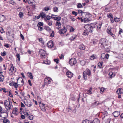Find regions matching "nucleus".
<instances>
[{
	"label": "nucleus",
	"instance_id": "f257e3e1",
	"mask_svg": "<svg viewBox=\"0 0 123 123\" xmlns=\"http://www.w3.org/2000/svg\"><path fill=\"white\" fill-rule=\"evenodd\" d=\"M99 43L101 46L104 48H106L109 45L108 41L105 38L101 39L99 41Z\"/></svg>",
	"mask_w": 123,
	"mask_h": 123
},
{
	"label": "nucleus",
	"instance_id": "f03ea898",
	"mask_svg": "<svg viewBox=\"0 0 123 123\" xmlns=\"http://www.w3.org/2000/svg\"><path fill=\"white\" fill-rule=\"evenodd\" d=\"M81 15L82 18L85 19L84 23L88 22L90 20L89 18L91 17V15L89 13L83 12Z\"/></svg>",
	"mask_w": 123,
	"mask_h": 123
},
{
	"label": "nucleus",
	"instance_id": "7ed1b4c3",
	"mask_svg": "<svg viewBox=\"0 0 123 123\" xmlns=\"http://www.w3.org/2000/svg\"><path fill=\"white\" fill-rule=\"evenodd\" d=\"M96 25L94 24H87L85 26V28L86 30L90 31L91 32L93 31V29L95 28Z\"/></svg>",
	"mask_w": 123,
	"mask_h": 123
},
{
	"label": "nucleus",
	"instance_id": "20e7f679",
	"mask_svg": "<svg viewBox=\"0 0 123 123\" xmlns=\"http://www.w3.org/2000/svg\"><path fill=\"white\" fill-rule=\"evenodd\" d=\"M4 105L7 111H9L11 109V106H12V102H9L7 100H5L4 102Z\"/></svg>",
	"mask_w": 123,
	"mask_h": 123
},
{
	"label": "nucleus",
	"instance_id": "39448f33",
	"mask_svg": "<svg viewBox=\"0 0 123 123\" xmlns=\"http://www.w3.org/2000/svg\"><path fill=\"white\" fill-rule=\"evenodd\" d=\"M10 66L11 67L9 69V73L10 74L12 75L13 74V73L16 71V69L14 68V67L13 66L12 64H11Z\"/></svg>",
	"mask_w": 123,
	"mask_h": 123
},
{
	"label": "nucleus",
	"instance_id": "423d86ee",
	"mask_svg": "<svg viewBox=\"0 0 123 123\" xmlns=\"http://www.w3.org/2000/svg\"><path fill=\"white\" fill-rule=\"evenodd\" d=\"M76 63V61L75 58H72L70 59L69 61V63L72 66L74 65Z\"/></svg>",
	"mask_w": 123,
	"mask_h": 123
},
{
	"label": "nucleus",
	"instance_id": "0eeeda50",
	"mask_svg": "<svg viewBox=\"0 0 123 123\" xmlns=\"http://www.w3.org/2000/svg\"><path fill=\"white\" fill-rule=\"evenodd\" d=\"M67 31V29L65 27L63 26V28L59 30L58 32L60 34H62L65 33Z\"/></svg>",
	"mask_w": 123,
	"mask_h": 123
},
{
	"label": "nucleus",
	"instance_id": "6e6552de",
	"mask_svg": "<svg viewBox=\"0 0 123 123\" xmlns=\"http://www.w3.org/2000/svg\"><path fill=\"white\" fill-rule=\"evenodd\" d=\"M52 80L50 77H48L45 79L44 83L45 85H48L50 83L51 81H52Z\"/></svg>",
	"mask_w": 123,
	"mask_h": 123
},
{
	"label": "nucleus",
	"instance_id": "1a4fd4ad",
	"mask_svg": "<svg viewBox=\"0 0 123 123\" xmlns=\"http://www.w3.org/2000/svg\"><path fill=\"white\" fill-rule=\"evenodd\" d=\"M54 45L53 42L52 40L49 41L47 44V46L49 48H52Z\"/></svg>",
	"mask_w": 123,
	"mask_h": 123
},
{
	"label": "nucleus",
	"instance_id": "9d476101",
	"mask_svg": "<svg viewBox=\"0 0 123 123\" xmlns=\"http://www.w3.org/2000/svg\"><path fill=\"white\" fill-rule=\"evenodd\" d=\"M39 52L40 55L43 57L44 56L46 55V51L42 49H40L39 50Z\"/></svg>",
	"mask_w": 123,
	"mask_h": 123
},
{
	"label": "nucleus",
	"instance_id": "9b49d317",
	"mask_svg": "<svg viewBox=\"0 0 123 123\" xmlns=\"http://www.w3.org/2000/svg\"><path fill=\"white\" fill-rule=\"evenodd\" d=\"M66 74L67 76L69 78H72L73 75V74L69 71L67 72Z\"/></svg>",
	"mask_w": 123,
	"mask_h": 123
},
{
	"label": "nucleus",
	"instance_id": "f8f14e48",
	"mask_svg": "<svg viewBox=\"0 0 123 123\" xmlns=\"http://www.w3.org/2000/svg\"><path fill=\"white\" fill-rule=\"evenodd\" d=\"M109 56V55L108 54H106V55L105 53H103L101 54V57L103 59L105 58L108 59V58Z\"/></svg>",
	"mask_w": 123,
	"mask_h": 123
},
{
	"label": "nucleus",
	"instance_id": "ddd939ff",
	"mask_svg": "<svg viewBox=\"0 0 123 123\" xmlns=\"http://www.w3.org/2000/svg\"><path fill=\"white\" fill-rule=\"evenodd\" d=\"M120 114V112L119 111H115L113 113V114L115 117H117Z\"/></svg>",
	"mask_w": 123,
	"mask_h": 123
},
{
	"label": "nucleus",
	"instance_id": "4468645a",
	"mask_svg": "<svg viewBox=\"0 0 123 123\" xmlns=\"http://www.w3.org/2000/svg\"><path fill=\"white\" fill-rule=\"evenodd\" d=\"M24 103L28 107L31 106L32 104V103L30 101L28 102H25Z\"/></svg>",
	"mask_w": 123,
	"mask_h": 123
},
{
	"label": "nucleus",
	"instance_id": "2eb2a0df",
	"mask_svg": "<svg viewBox=\"0 0 123 123\" xmlns=\"http://www.w3.org/2000/svg\"><path fill=\"white\" fill-rule=\"evenodd\" d=\"M61 24L60 22L56 21L55 24V25L58 27H57V29L58 30H59L61 28Z\"/></svg>",
	"mask_w": 123,
	"mask_h": 123
},
{
	"label": "nucleus",
	"instance_id": "dca6fc26",
	"mask_svg": "<svg viewBox=\"0 0 123 123\" xmlns=\"http://www.w3.org/2000/svg\"><path fill=\"white\" fill-rule=\"evenodd\" d=\"M6 19L4 15H0V22H3Z\"/></svg>",
	"mask_w": 123,
	"mask_h": 123
},
{
	"label": "nucleus",
	"instance_id": "f3484780",
	"mask_svg": "<svg viewBox=\"0 0 123 123\" xmlns=\"http://www.w3.org/2000/svg\"><path fill=\"white\" fill-rule=\"evenodd\" d=\"M28 3L30 5L33 6L34 7H35V6L34 5V3L32 0H29L28 1Z\"/></svg>",
	"mask_w": 123,
	"mask_h": 123
},
{
	"label": "nucleus",
	"instance_id": "a211bd4d",
	"mask_svg": "<svg viewBox=\"0 0 123 123\" xmlns=\"http://www.w3.org/2000/svg\"><path fill=\"white\" fill-rule=\"evenodd\" d=\"M51 19V16H49V15H46L45 18H44V20L46 22L47 21L50 20V19Z\"/></svg>",
	"mask_w": 123,
	"mask_h": 123
},
{
	"label": "nucleus",
	"instance_id": "6ab92c4d",
	"mask_svg": "<svg viewBox=\"0 0 123 123\" xmlns=\"http://www.w3.org/2000/svg\"><path fill=\"white\" fill-rule=\"evenodd\" d=\"M79 48L80 50H84L85 49V47L84 45L81 44L79 46Z\"/></svg>",
	"mask_w": 123,
	"mask_h": 123
},
{
	"label": "nucleus",
	"instance_id": "aec40b11",
	"mask_svg": "<svg viewBox=\"0 0 123 123\" xmlns=\"http://www.w3.org/2000/svg\"><path fill=\"white\" fill-rule=\"evenodd\" d=\"M83 78L85 80H86L87 78V75L86 72V71H84L83 72Z\"/></svg>",
	"mask_w": 123,
	"mask_h": 123
},
{
	"label": "nucleus",
	"instance_id": "412c9836",
	"mask_svg": "<svg viewBox=\"0 0 123 123\" xmlns=\"http://www.w3.org/2000/svg\"><path fill=\"white\" fill-rule=\"evenodd\" d=\"M44 29L46 30L49 32H50L51 31V28L49 26H45V27Z\"/></svg>",
	"mask_w": 123,
	"mask_h": 123
},
{
	"label": "nucleus",
	"instance_id": "4be33fe9",
	"mask_svg": "<svg viewBox=\"0 0 123 123\" xmlns=\"http://www.w3.org/2000/svg\"><path fill=\"white\" fill-rule=\"evenodd\" d=\"M40 14L41 17L42 18H44L46 16V15L43 12H42L41 13H40Z\"/></svg>",
	"mask_w": 123,
	"mask_h": 123
},
{
	"label": "nucleus",
	"instance_id": "5701e85b",
	"mask_svg": "<svg viewBox=\"0 0 123 123\" xmlns=\"http://www.w3.org/2000/svg\"><path fill=\"white\" fill-rule=\"evenodd\" d=\"M18 81L17 82H13L12 83V84H13V86H14L15 88H17L18 86V85H20V84H17Z\"/></svg>",
	"mask_w": 123,
	"mask_h": 123
},
{
	"label": "nucleus",
	"instance_id": "b1692460",
	"mask_svg": "<svg viewBox=\"0 0 123 123\" xmlns=\"http://www.w3.org/2000/svg\"><path fill=\"white\" fill-rule=\"evenodd\" d=\"M53 10L55 12H58V8L55 6L53 8Z\"/></svg>",
	"mask_w": 123,
	"mask_h": 123
},
{
	"label": "nucleus",
	"instance_id": "393cba45",
	"mask_svg": "<svg viewBox=\"0 0 123 123\" xmlns=\"http://www.w3.org/2000/svg\"><path fill=\"white\" fill-rule=\"evenodd\" d=\"M98 88L100 90V93L101 94L103 93V92H104V91L105 90V89L103 87L100 88V87H99Z\"/></svg>",
	"mask_w": 123,
	"mask_h": 123
},
{
	"label": "nucleus",
	"instance_id": "a878e982",
	"mask_svg": "<svg viewBox=\"0 0 123 123\" xmlns=\"http://www.w3.org/2000/svg\"><path fill=\"white\" fill-rule=\"evenodd\" d=\"M86 74L89 76L91 75V72L90 70L88 68H87L86 70Z\"/></svg>",
	"mask_w": 123,
	"mask_h": 123
},
{
	"label": "nucleus",
	"instance_id": "bb28decb",
	"mask_svg": "<svg viewBox=\"0 0 123 123\" xmlns=\"http://www.w3.org/2000/svg\"><path fill=\"white\" fill-rule=\"evenodd\" d=\"M107 31L108 33L110 35H111L113 37H114V35L111 32V30L109 29H107Z\"/></svg>",
	"mask_w": 123,
	"mask_h": 123
},
{
	"label": "nucleus",
	"instance_id": "cd10ccee",
	"mask_svg": "<svg viewBox=\"0 0 123 123\" xmlns=\"http://www.w3.org/2000/svg\"><path fill=\"white\" fill-rule=\"evenodd\" d=\"M90 32V31H89L87 30H85L83 33V35L86 36V35H88L89 32Z\"/></svg>",
	"mask_w": 123,
	"mask_h": 123
},
{
	"label": "nucleus",
	"instance_id": "c85d7f7f",
	"mask_svg": "<svg viewBox=\"0 0 123 123\" xmlns=\"http://www.w3.org/2000/svg\"><path fill=\"white\" fill-rule=\"evenodd\" d=\"M76 35H74L72 36L69 39L71 41L74 40L77 37Z\"/></svg>",
	"mask_w": 123,
	"mask_h": 123
},
{
	"label": "nucleus",
	"instance_id": "c756f323",
	"mask_svg": "<svg viewBox=\"0 0 123 123\" xmlns=\"http://www.w3.org/2000/svg\"><path fill=\"white\" fill-rule=\"evenodd\" d=\"M109 75L110 76V78H111L114 77L115 75V74H113L112 72H110L109 73Z\"/></svg>",
	"mask_w": 123,
	"mask_h": 123
},
{
	"label": "nucleus",
	"instance_id": "7c9ffc66",
	"mask_svg": "<svg viewBox=\"0 0 123 123\" xmlns=\"http://www.w3.org/2000/svg\"><path fill=\"white\" fill-rule=\"evenodd\" d=\"M3 122L4 123H9V121L7 119H6L5 117L3 119Z\"/></svg>",
	"mask_w": 123,
	"mask_h": 123
},
{
	"label": "nucleus",
	"instance_id": "2f4dec72",
	"mask_svg": "<svg viewBox=\"0 0 123 123\" xmlns=\"http://www.w3.org/2000/svg\"><path fill=\"white\" fill-rule=\"evenodd\" d=\"M122 89L121 88H120L118 89L117 91V93L118 94H121L122 93Z\"/></svg>",
	"mask_w": 123,
	"mask_h": 123
},
{
	"label": "nucleus",
	"instance_id": "473e14b6",
	"mask_svg": "<svg viewBox=\"0 0 123 123\" xmlns=\"http://www.w3.org/2000/svg\"><path fill=\"white\" fill-rule=\"evenodd\" d=\"M51 9L49 6H46L44 8V10L45 11H48Z\"/></svg>",
	"mask_w": 123,
	"mask_h": 123
},
{
	"label": "nucleus",
	"instance_id": "72a5a7b5",
	"mask_svg": "<svg viewBox=\"0 0 123 123\" xmlns=\"http://www.w3.org/2000/svg\"><path fill=\"white\" fill-rule=\"evenodd\" d=\"M27 74L28 76L30 77V79H32L33 78V77L32 73H31L28 72Z\"/></svg>",
	"mask_w": 123,
	"mask_h": 123
},
{
	"label": "nucleus",
	"instance_id": "f704fd0d",
	"mask_svg": "<svg viewBox=\"0 0 123 123\" xmlns=\"http://www.w3.org/2000/svg\"><path fill=\"white\" fill-rule=\"evenodd\" d=\"M44 63L47 64H49L50 63V62L49 61L47 60H45L43 61Z\"/></svg>",
	"mask_w": 123,
	"mask_h": 123
},
{
	"label": "nucleus",
	"instance_id": "c9c22d12",
	"mask_svg": "<svg viewBox=\"0 0 123 123\" xmlns=\"http://www.w3.org/2000/svg\"><path fill=\"white\" fill-rule=\"evenodd\" d=\"M61 19V17L58 16L55 19H54V20H57V21L59 22L60 21Z\"/></svg>",
	"mask_w": 123,
	"mask_h": 123
},
{
	"label": "nucleus",
	"instance_id": "e433bc0d",
	"mask_svg": "<svg viewBox=\"0 0 123 123\" xmlns=\"http://www.w3.org/2000/svg\"><path fill=\"white\" fill-rule=\"evenodd\" d=\"M92 87H90L89 90H88L87 91V93L88 94H92Z\"/></svg>",
	"mask_w": 123,
	"mask_h": 123
},
{
	"label": "nucleus",
	"instance_id": "4c0bfd02",
	"mask_svg": "<svg viewBox=\"0 0 123 123\" xmlns=\"http://www.w3.org/2000/svg\"><path fill=\"white\" fill-rule=\"evenodd\" d=\"M96 55H94L93 54L90 57V59L91 60H93L94 59L96 58Z\"/></svg>",
	"mask_w": 123,
	"mask_h": 123
},
{
	"label": "nucleus",
	"instance_id": "58836bf2",
	"mask_svg": "<svg viewBox=\"0 0 123 123\" xmlns=\"http://www.w3.org/2000/svg\"><path fill=\"white\" fill-rule=\"evenodd\" d=\"M4 76L2 74H1L0 75V81L1 82H2L3 80Z\"/></svg>",
	"mask_w": 123,
	"mask_h": 123
},
{
	"label": "nucleus",
	"instance_id": "ea45409f",
	"mask_svg": "<svg viewBox=\"0 0 123 123\" xmlns=\"http://www.w3.org/2000/svg\"><path fill=\"white\" fill-rule=\"evenodd\" d=\"M19 79H21V82L22 84L20 85V86H21L23 85L24 84V81L22 78H18L17 79V81H18V80Z\"/></svg>",
	"mask_w": 123,
	"mask_h": 123
},
{
	"label": "nucleus",
	"instance_id": "a19ab883",
	"mask_svg": "<svg viewBox=\"0 0 123 123\" xmlns=\"http://www.w3.org/2000/svg\"><path fill=\"white\" fill-rule=\"evenodd\" d=\"M18 16L20 18H21L24 16V14L22 12H20L18 14Z\"/></svg>",
	"mask_w": 123,
	"mask_h": 123
},
{
	"label": "nucleus",
	"instance_id": "79ce46f5",
	"mask_svg": "<svg viewBox=\"0 0 123 123\" xmlns=\"http://www.w3.org/2000/svg\"><path fill=\"white\" fill-rule=\"evenodd\" d=\"M93 122L94 123H96V122L99 123V120L97 118H95L93 120Z\"/></svg>",
	"mask_w": 123,
	"mask_h": 123
},
{
	"label": "nucleus",
	"instance_id": "37998d69",
	"mask_svg": "<svg viewBox=\"0 0 123 123\" xmlns=\"http://www.w3.org/2000/svg\"><path fill=\"white\" fill-rule=\"evenodd\" d=\"M57 16V15L52 14L51 15V18H52L54 20V19H55L56 18V16Z\"/></svg>",
	"mask_w": 123,
	"mask_h": 123
},
{
	"label": "nucleus",
	"instance_id": "c03bdc74",
	"mask_svg": "<svg viewBox=\"0 0 123 123\" xmlns=\"http://www.w3.org/2000/svg\"><path fill=\"white\" fill-rule=\"evenodd\" d=\"M52 21L51 20L47 21L46 22L47 23V24L49 26H51L52 25Z\"/></svg>",
	"mask_w": 123,
	"mask_h": 123
},
{
	"label": "nucleus",
	"instance_id": "a18cd8bd",
	"mask_svg": "<svg viewBox=\"0 0 123 123\" xmlns=\"http://www.w3.org/2000/svg\"><path fill=\"white\" fill-rule=\"evenodd\" d=\"M102 24V22L99 23V25L97 26V29H99L101 28Z\"/></svg>",
	"mask_w": 123,
	"mask_h": 123
},
{
	"label": "nucleus",
	"instance_id": "49530a36",
	"mask_svg": "<svg viewBox=\"0 0 123 123\" xmlns=\"http://www.w3.org/2000/svg\"><path fill=\"white\" fill-rule=\"evenodd\" d=\"M43 22H40L38 23L37 26L38 27H39L43 26Z\"/></svg>",
	"mask_w": 123,
	"mask_h": 123
},
{
	"label": "nucleus",
	"instance_id": "de8ad7c7",
	"mask_svg": "<svg viewBox=\"0 0 123 123\" xmlns=\"http://www.w3.org/2000/svg\"><path fill=\"white\" fill-rule=\"evenodd\" d=\"M82 123H91V122L89 123V120L86 119L83 120Z\"/></svg>",
	"mask_w": 123,
	"mask_h": 123
},
{
	"label": "nucleus",
	"instance_id": "09e8293b",
	"mask_svg": "<svg viewBox=\"0 0 123 123\" xmlns=\"http://www.w3.org/2000/svg\"><path fill=\"white\" fill-rule=\"evenodd\" d=\"M77 7L78 8H80L83 7L81 4L80 3H78V5H77Z\"/></svg>",
	"mask_w": 123,
	"mask_h": 123
},
{
	"label": "nucleus",
	"instance_id": "8fccbe9b",
	"mask_svg": "<svg viewBox=\"0 0 123 123\" xmlns=\"http://www.w3.org/2000/svg\"><path fill=\"white\" fill-rule=\"evenodd\" d=\"M107 17L109 18H113V16L112 14L111 13H109L107 15Z\"/></svg>",
	"mask_w": 123,
	"mask_h": 123
},
{
	"label": "nucleus",
	"instance_id": "3c124183",
	"mask_svg": "<svg viewBox=\"0 0 123 123\" xmlns=\"http://www.w3.org/2000/svg\"><path fill=\"white\" fill-rule=\"evenodd\" d=\"M6 54V53L5 51H4L3 52H1V55L2 56H5Z\"/></svg>",
	"mask_w": 123,
	"mask_h": 123
},
{
	"label": "nucleus",
	"instance_id": "603ef678",
	"mask_svg": "<svg viewBox=\"0 0 123 123\" xmlns=\"http://www.w3.org/2000/svg\"><path fill=\"white\" fill-rule=\"evenodd\" d=\"M10 3L13 5H15L16 4V3L13 0H11L10 1Z\"/></svg>",
	"mask_w": 123,
	"mask_h": 123
},
{
	"label": "nucleus",
	"instance_id": "864d4df0",
	"mask_svg": "<svg viewBox=\"0 0 123 123\" xmlns=\"http://www.w3.org/2000/svg\"><path fill=\"white\" fill-rule=\"evenodd\" d=\"M103 64V62H99L98 63V67L100 68H101L102 67V65Z\"/></svg>",
	"mask_w": 123,
	"mask_h": 123
},
{
	"label": "nucleus",
	"instance_id": "5fc2aeb1",
	"mask_svg": "<svg viewBox=\"0 0 123 123\" xmlns=\"http://www.w3.org/2000/svg\"><path fill=\"white\" fill-rule=\"evenodd\" d=\"M54 31H52V32L50 35V37H54Z\"/></svg>",
	"mask_w": 123,
	"mask_h": 123
},
{
	"label": "nucleus",
	"instance_id": "6e6d98bb",
	"mask_svg": "<svg viewBox=\"0 0 123 123\" xmlns=\"http://www.w3.org/2000/svg\"><path fill=\"white\" fill-rule=\"evenodd\" d=\"M23 113L25 117H27L29 115V114L27 112H23Z\"/></svg>",
	"mask_w": 123,
	"mask_h": 123
},
{
	"label": "nucleus",
	"instance_id": "4d7b16f0",
	"mask_svg": "<svg viewBox=\"0 0 123 123\" xmlns=\"http://www.w3.org/2000/svg\"><path fill=\"white\" fill-rule=\"evenodd\" d=\"M0 31L2 33H3L4 32L3 29L1 27H0Z\"/></svg>",
	"mask_w": 123,
	"mask_h": 123
},
{
	"label": "nucleus",
	"instance_id": "13d9d810",
	"mask_svg": "<svg viewBox=\"0 0 123 123\" xmlns=\"http://www.w3.org/2000/svg\"><path fill=\"white\" fill-rule=\"evenodd\" d=\"M16 56L18 61H19L20 60V56L19 54L18 53L17 54H16Z\"/></svg>",
	"mask_w": 123,
	"mask_h": 123
},
{
	"label": "nucleus",
	"instance_id": "bf43d9fd",
	"mask_svg": "<svg viewBox=\"0 0 123 123\" xmlns=\"http://www.w3.org/2000/svg\"><path fill=\"white\" fill-rule=\"evenodd\" d=\"M120 19L119 18H114V20L115 22H118L120 21Z\"/></svg>",
	"mask_w": 123,
	"mask_h": 123
},
{
	"label": "nucleus",
	"instance_id": "052dcab7",
	"mask_svg": "<svg viewBox=\"0 0 123 123\" xmlns=\"http://www.w3.org/2000/svg\"><path fill=\"white\" fill-rule=\"evenodd\" d=\"M72 13L73 15L75 16H76L78 14L77 12L74 11L72 12Z\"/></svg>",
	"mask_w": 123,
	"mask_h": 123
},
{
	"label": "nucleus",
	"instance_id": "680f3d73",
	"mask_svg": "<svg viewBox=\"0 0 123 123\" xmlns=\"http://www.w3.org/2000/svg\"><path fill=\"white\" fill-rule=\"evenodd\" d=\"M28 118L30 120H32L33 119V116L32 115H31L28 117Z\"/></svg>",
	"mask_w": 123,
	"mask_h": 123
},
{
	"label": "nucleus",
	"instance_id": "e2e57ef3",
	"mask_svg": "<svg viewBox=\"0 0 123 123\" xmlns=\"http://www.w3.org/2000/svg\"><path fill=\"white\" fill-rule=\"evenodd\" d=\"M9 45V44L8 43L5 44L4 45V46L7 48H8L10 47Z\"/></svg>",
	"mask_w": 123,
	"mask_h": 123
},
{
	"label": "nucleus",
	"instance_id": "0e129e2a",
	"mask_svg": "<svg viewBox=\"0 0 123 123\" xmlns=\"http://www.w3.org/2000/svg\"><path fill=\"white\" fill-rule=\"evenodd\" d=\"M39 41L41 43H43V41L42 38H40L38 39Z\"/></svg>",
	"mask_w": 123,
	"mask_h": 123
},
{
	"label": "nucleus",
	"instance_id": "69168bd1",
	"mask_svg": "<svg viewBox=\"0 0 123 123\" xmlns=\"http://www.w3.org/2000/svg\"><path fill=\"white\" fill-rule=\"evenodd\" d=\"M42 105L43 106V108L42 109V110L43 111H45V105L44 104H42Z\"/></svg>",
	"mask_w": 123,
	"mask_h": 123
},
{
	"label": "nucleus",
	"instance_id": "338daca9",
	"mask_svg": "<svg viewBox=\"0 0 123 123\" xmlns=\"http://www.w3.org/2000/svg\"><path fill=\"white\" fill-rule=\"evenodd\" d=\"M54 61L57 64H58L59 63V59L58 58L54 59Z\"/></svg>",
	"mask_w": 123,
	"mask_h": 123
},
{
	"label": "nucleus",
	"instance_id": "774afa93",
	"mask_svg": "<svg viewBox=\"0 0 123 123\" xmlns=\"http://www.w3.org/2000/svg\"><path fill=\"white\" fill-rule=\"evenodd\" d=\"M18 109L17 108L15 107L13 108V111L16 112H18Z\"/></svg>",
	"mask_w": 123,
	"mask_h": 123
}]
</instances>
